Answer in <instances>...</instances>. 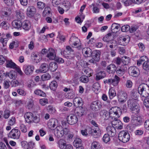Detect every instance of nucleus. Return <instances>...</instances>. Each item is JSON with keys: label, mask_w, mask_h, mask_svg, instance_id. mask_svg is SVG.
Here are the masks:
<instances>
[{"label": "nucleus", "mask_w": 149, "mask_h": 149, "mask_svg": "<svg viewBox=\"0 0 149 149\" xmlns=\"http://www.w3.org/2000/svg\"><path fill=\"white\" fill-rule=\"evenodd\" d=\"M69 132V130L66 127L63 128L61 126H57L54 129V134L58 138H60L64 135H66Z\"/></svg>", "instance_id": "1"}, {"label": "nucleus", "mask_w": 149, "mask_h": 149, "mask_svg": "<svg viewBox=\"0 0 149 149\" xmlns=\"http://www.w3.org/2000/svg\"><path fill=\"white\" fill-rule=\"evenodd\" d=\"M121 113V111L120 108L115 107L111 108L109 112V115L110 118L112 119H118Z\"/></svg>", "instance_id": "2"}, {"label": "nucleus", "mask_w": 149, "mask_h": 149, "mask_svg": "<svg viewBox=\"0 0 149 149\" xmlns=\"http://www.w3.org/2000/svg\"><path fill=\"white\" fill-rule=\"evenodd\" d=\"M138 100L137 99H130L127 101L128 106L131 110L135 111L136 113L139 112V106L137 103Z\"/></svg>", "instance_id": "3"}, {"label": "nucleus", "mask_w": 149, "mask_h": 149, "mask_svg": "<svg viewBox=\"0 0 149 149\" xmlns=\"http://www.w3.org/2000/svg\"><path fill=\"white\" fill-rule=\"evenodd\" d=\"M138 91L141 96L146 97L149 95V87L147 84L143 83L140 84L138 87Z\"/></svg>", "instance_id": "4"}, {"label": "nucleus", "mask_w": 149, "mask_h": 149, "mask_svg": "<svg viewBox=\"0 0 149 149\" xmlns=\"http://www.w3.org/2000/svg\"><path fill=\"white\" fill-rule=\"evenodd\" d=\"M73 35L74 34H73L69 40V43L70 45L72 47L77 48L79 49H81L82 47L79 39Z\"/></svg>", "instance_id": "5"}, {"label": "nucleus", "mask_w": 149, "mask_h": 149, "mask_svg": "<svg viewBox=\"0 0 149 149\" xmlns=\"http://www.w3.org/2000/svg\"><path fill=\"white\" fill-rule=\"evenodd\" d=\"M24 117L26 121L28 123H31L32 122L38 123L39 122L40 119L36 116H34L33 114L31 112H27L26 113Z\"/></svg>", "instance_id": "6"}, {"label": "nucleus", "mask_w": 149, "mask_h": 149, "mask_svg": "<svg viewBox=\"0 0 149 149\" xmlns=\"http://www.w3.org/2000/svg\"><path fill=\"white\" fill-rule=\"evenodd\" d=\"M88 132L95 138L99 137L101 134V130L99 127L88 128Z\"/></svg>", "instance_id": "7"}, {"label": "nucleus", "mask_w": 149, "mask_h": 149, "mask_svg": "<svg viewBox=\"0 0 149 149\" xmlns=\"http://www.w3.org/2000/svg\"><path fill=\"white\" fill-rule=\"evenodd\" d=\"M118 138L120 141L125 143L127 142L129 140L130 136L128 132L122 131L119 133Z\"/></svg>", "instance_id": "8"}, {"label": "nucleus", "mask_w": 149, "mask_h": 149, "mask_svg": "<svg viewBox=\"0 0 149 149\" xmlns=\"http://www.w3.org/2000/svg\"><path fill=\"white\" fill-rule=\"evenodd\" d=\"M129 75L133 77H137L140 74V72L138 68L135 66L130 67L128 69Z\"/></svg>", "instance_id": "9"}, {"label": "nucleus", "mask_w": 149, "mask_h": 149, "mask_svg": "<svg viewBox=\"0 0 149 149\" xmlns=\"http://www.w3.org/2000/svg\"><path fill=\"white\" fill-rule=\"evenodd\" d=\"M120 81V79L117 76L115 75L114 79H109L104 80V84L109 85L112 84L114 86L118 85Z\"/></svg>", "instance_id": "10"}, {"label": "nucleus", "mask_w": 149, "mask_h": 149, "mask_svg": "<svg viewBox=\"0 0 149 149\" xmlns=\"http://www.w3.org/2000/svg\"><path fill=\"white\" fill-rule=\"evenodd\" d=\"M20 135V132L18 129H13L9 132L8 137L14 139H18Z\"/></svg>", "instance_id": "11"}, {"label": "nucleus", "mask_w": 149, "mask_h": 149, "mask_svg": "<svg viewBox=\"0 0 149 149\" xmlns=\"http://www.w3.org/2000/svg\"><path fill=\"white\" fill-rule=\"evenodd\" d=\"M117 97L119 101L122 103L125 102L127 98L126 93L121 90L118 91L117 93Z\"/></svg>", "instance_id": "12"}, {"label": "nucleus", "mask_w": 149, "mask_h": 149, "mask_svg": "<svg viewBox=\"0 0 149 149\" xmlns=\"http://www.w3.org/2000/svg\"><path fill=\"white\" fill-rule=\"evenodd\" d=\"M46 57L49 60H54L56 57L55 50L52 48L48 49Z\"/></svg>", "instance_id": "13"}, {"label": "nucleus", "mask_w": 149, "mask_h": 149, "mask_svg": "<svg viewBox=\"0 0 149 149\" xmlns=\"http://www.w3.org/2000/svg\"><path fill=\"white\" fill-rule=\"evenodd\" d=\"M23 68L24 73L27 75H30L33 73L34 67L31 65H25L24 66Z\"/></svg>", "instance_id": "14"}, {"label": "nucleus", "mask_w": 149, "mask_h": 149, "mask_svg": "<svg viewBox=\"0 0 149 149\" xmlns=\"http://www.w3.org/2000/svg\"><path fill=\"white\" fill-rule=\"evenodd\" d=\"M102 107V105L101 103L97 101H96L91 103L90 108L93 111H97L101 108Z\"/></svg>", "instance_id": "15"}, {"label": "nucleus", "mask_w": 149, "mask_h": 149, "mask_svg": "<svg viewBox=\"0 0 149 149\" xmlns=\"http://www.w3.org/2000/svg\"><path fill=\"white\" fill-rule=\"evenodd\" d=\"M67 121L68 124L72 125L76 124L78 121V118L76 115L71 114L68 116Z\"/></svg>", "instance_id": "16"}, {"label": "nucleus", "mask_w": 149, "mask_h": 149, "mask_svg": "<svg viewBox=\"0 0 149 149\" xmlns=\"http://www.w3.org/2000/svg\"><path fill=\"white\" fill-rule=\"evenodd\" d=\"M58 121L55 119H52L48 121L47 125L48 127L50 129L54 130L55 127L57 126Z\"/></svg>", "instance_id": "17"}, {"label": "nucleus", "mask_w": 149, "mask_h": 149, "mask_svg": "<svg viewBox=\"0 0 149 149\" xmlns=\"http://www.w3.org/2000/svg\"><path fill=\"white\" fill-rule=\"evenodd\" d=\"M36 9L33 6H29L26 10V14L29 17H31L33 16L36 13Z\"/></svg>", "instance_id": "18"}, {"label": "nucleus", "mask_w": 149, "mask_h": 149, "mask_svg": "<svg viewBox=\"0 0 149 149\" xmlns=\"http://www.w3.org/2000/svg\"><path fill=\"white\" fill-rule=\"evenodd\" d=\"M73 50L72 49L71 47L69 46H68L66 47V50H65L63 51V53L64 56L68 59H70L72 58V57L70 56L69 54L71 52H73Z\"/></svg>", "instance_id": "19"}, {"label": "nucleus", "mask_w": 149, "mask_h": 149, "mask_svg": "<svg viewBox=\"0 0 149 149\" xmlns=\"http://www.w3.org/2000/svg\"><path fill=\"white\" fill-rule=\"evenodd\" d=\"M74 106L77 107L82 106L83 103L82 98L79 97L75 98L73 100Z\"/></svg>", "instance_id": "20"}, {"label": "nucleus", "mask_w": 149, "mask_h": 149, "mask_svg": "<svg viewBox=\"0 0 149 149\" xmlns=\"http://www.w3.org/2000/svg\"><path fill=\"white\" fill-rule=\"evenodd\" d=\"M107 134L111 137H113L116 134V131L114 127L109 126L106 128Z\"/></svg>", "instance_id": "21"}, {"label": "nucleus", "mask_w": 149, "mask_h": 149, "mask_svg": "<svg viewBox=\"0 0 149 149\" xmlns=\"http://www.w3.org/2000/svg\"><path fill=\"white\" fill-rule=\"evenodd\" d=\"M92 51L89 48L86 47L83 49L82 53L84 56L86 57L91 56L92 54Z\"/></svg>", "instance_id": "22"}, {"label": "nucleus", "mask_w": 149, "mask_h": 149, "mask_svg": "<svg viewBox=\"0 0 149 149\" xmlns=\"http://www.w3.org/2000/svg\"><path fill=\"white\" fill-rule=\"evenodd\" d=\"M31 26V24L29 20H25L22 23V27L25 31H28Z\"/></svg>", "instance_id": "23"}, {"label": "nucleus", "mask_w": 149, "mask_h": 149, "mask_svg": "<svg viewBox=\"0 0 149 149\" xmlns=\"http://www.w3.org/2000/svg\"><path fill=\"white\" fill-rule=\"evenodd\" d=\"M6 77L8 76L11 79H15L17 77V73L15 71L11 70L9 72H6L4 73Z\"/></svg>", "instance_id": "24"}, {"label": "nucleus", "mask_w": 149, "mask_h": 149, "mask_svg": "<svg viewBox=\"0 0 149 149\" xmlns=\"http://www.w3.org/2000/svg\"><path fill=\"white\" fill-rule=\"evenodd\" d=\"M76 114L79 116H82L86 113L85 108L82 107H77Z\"/></svg>", "instance_id": "25"}, {"label": "nucleus", "mask_w": 149, "mask_h": 149, "mask_svg": "<svg viewBox=\"0 0 149 149\" xmlns=\"http://www.w3.org/2000/svg\"><path fill=\"white\" fill-rule=\"evenodd\" d=\"M100 51L97 50H95L92 52L91 56L93 58L95 59L97 61H98L100 59Z\"/></svg>", "instance_id": "26"}, {"label": "nucleus", "mask_w": 149, "mask_h": 149, "mask_svg": "<svg viewBox=\"0 0 149 149\" xmlns=\"http://www.w3.org/2000/svg\"><path fill=\"white\" fill-rule=\"evenodd\" d=\"M120 43L121 45L125 46L129 42L130 38L127 36H120L119 38Z\"/></svg>", "instance_id": "27"}, {"label": "nucleus", "mask_w": 149, "mask_h": 149, "mask_svg": "<svg viewBox=\"0 0 149 149\" xmlns=\"http://www.w3.org/2000/svg\"><path fill=\"white\" fill-rule=\"evenodd\" d=\"M12 24L14 28L18 29L22 27V22L21 20H14L12 22Z\"/></svg>", "instance_id": "28"}, {"label": "nucleus", "mask_w": 149, "mask_h": 149, "mask_svg": "<svg viewBox=\"0 0 149 149\" xmlns=\"http://www.w3.org/2000/svg\"><path fill=\"white\" fill-rule=\"evenodd\" d=\"M116 69V67L115 65L111 64L107 66V71L109 74L113 73L115 72Z\"/></svg>", "instance_id": "29"}, {"label": "nucleus", "mask_w": 149, "mask_h": 149, "mask_svg": "<svg viewBox=\"0 0 149 149\" xmlns=\"http://www.w3.org/2000/svg\"><path fill=\"white\" fill-rule=\"evenodd\" d=\"M16 17L17 20H22L24 18V16L23 13L20 10L16 11Z\"/></svg>", "instance_id": "30"}, {"label": "nucleus", "mask_w": 149, "mask_h": 149, "mask_svg": "<svg viewBox=\"0 0 149 149\" xmlns=\"http://www.w3.org/2000/svg\"><path fill=\"white\" fill-rule=\"evenodd\" d=\"M6 64L7 67L13 69H15L17 66L11 60H6Z\"/></svg>", "instance_id": "31"}, {"label": "nucleus", "mask_w": 149, "mask_h": 149, "mask_svg": "<svg viewBox=\"0 0 149 149\" xmlns=\"http://www.w3.org/2000/svg\"><path fill=\"white\" fill-rule=\"evenodd\" d=\"M106 75L104 71H100L97 73L96 74L95 79L98 81L105 77Z\"/></svg>", "instance_id": "32"}, {"label": "nucleus", "mask_w": 149, "mask_h": 149, "mask_svg": "<svg viewBox=\"0 0 149 149\" xmlns=\"http://www.w3.org/2000/svg\"><path fill=\"white\" fill-rule=\"evenodd\" d=\"M48 65L46 63H43L40 65L39 70L41 72H46L48 70Z\"/></svg>", "instance_id": "33"}, {"label": "nucleus", "mask_w": 149, "mask_h": 149, "mask_svg": "<svg viewBox=\"0 0 149 149\" xmlns=\"http://www.w3.org/2000/svg\"><path fill=\"white\" fill-rule=\"evenodd\" d=\"M82 72H84V74H85L87 76L90 77L92 76L93 73V70L89 68H84L82 70Z\"/></svg>", "instance_id": "34"}, {"label": "nucleus", "mask_w": 149, "mask_h": 149, "mask_svg": "<svg viewBox=\"0 0 149 149\" xmlns=\"http://www.w3.org/2000/svg\"><path fill=\"white\" fill-rule=\"evenodd\" d=\"M58 147L60 149H65L66 143L65 141L62 139H60L58 142Z\"/></svg>", "instance_id": "35"}, {"label": "nucleus", "mask_w": 149, "mask_h": 149, "mask_svg": "<svg viewBox=\"0 0 149 149\" xmlns=\"http://www.w3.org/2000/svg\"><path fill=\"white\" fill-rule=\"evenodd\" d=\"M120 27V26L119 24L116 23H113L111 26V30L113 32L116 33Z\"/></svg>", "instance_id": "36"}, {"label": "nucleus", "mask_w": 149, "mask_h": 149, "mask_svg": "<svg viewBox=\"0 0 149 149\" xmlns=\"http://www.w3.org/2000/svg\"><path fill=\"white\" fill-rule=\"evenodd\" d=\"M51 9L48 6L46 7L43 11L42 15L44 17L50 16L51 14Z\"/></svg>", "instance_id": "37"}, {"label": "nucleus", "mask_w": 149, "mask_h": 149, "mask_svg": "<svg viewBox=\"0 0 149 149\" xmlns=\"http://www.w3.org/2000/svg\"><path fill=\"white\" fill-rule=\"evenodd\" d=\"M57 68V64L55 62H52L50 63L48 68L52 71L54 72L56 71Z\"/></svg>", "instance_id": "38"}, {"label": "nucleus", "mask_w": 149, "mask_h": 149, "mask_svg": "<svg viewBox=\"0 0 149 149\" xmlns=\"http://www.w3.org/2000/svg\"><path fill=\"white\" fill-rule=\"evenodd\" d=\"M74 146L76 147L82 146V142L81 140L79 138H75L74 142Z\"/></svg>", "instance_id": "39"}, {"label": "nucleus", "mask_w": 149, "mask_h": 149, "mask_svg": "<svg viewBox=\"0 0 149 149\" xmlns=\"http://www.w3.org/2000/svg\"><path fill=\"white\" fill-rule=\"evenodd\" d=\"M139 94H140V93L139 92H137L136 91H132L131 94V99H137V100H138V98L139 96Z\"/></svg>", "instance_id": "40"}, {"label": "nucleus", "mask_w": 149, "mask_h": 149, "mask_svg": "<svg viewBox=\"0 0 149 149\" xmlns=\"http://www.w3.org/2000/svg\"><path fill=\"white\" fill-rule=\"evenodd\" d=\"M91 149H100V145L98 142L94 141L93 142L91 146Z\"/></svg>", "instance_id": "41"}, {"label": "nucleus", "mask_w": 149, "mask_h": 149, "mask_svg": "<svg viewBox=\"0 0 149 149\" xmlns=\"http://www.w3.org/2000/svg\"><path fill=\"white\" fill-rule=\"evenodd\" d=\"M11 13V10L8 8L7 10L6 9V11H5L4 12L3 16L5 18H7V20H10V16ZM5 19H6V18H5Z\"/></svg>", "instance_id": "42"}, {"label": "nucleus", "mask_w": 149, "mask_h": 149, "mask_svg": "<svg viewBox=\"0 0 149 149\" xmlns=\"http://www.w3.org/2000/svg\"><path fill=\"white\" fill-rule=\"evenodd\" d=\"M34 93L37 95L43 97H45L46 96L45 93L39 89H36L34 91Z\"/></svg>", "instance_id": "43"}, {"label": "nucleus", "mask_w": 149, "mask_h": 149, "mask_svg": "<svg viewBox=\"0 0 149 149\" xmlns=\"http://www.w3.org/2000/svg\"><path fill=\"white\" fill-rule=\"evenodd\" d=\"M57 87V82L55 81H53L51 82L49 85V87L52 90H55Z\"/></svg>", "instance_id": "44"}, {"label": "nucleus", "mask_w": 149, "mask_h": 149, "mask_svg": "<svg viewBox=\"0 0 149 149\" xmlns=\"http://www.w3.org/2000/svg\"><path fill=\"white\" fill-rule=\"evenodd\" d=\"M109 93L110 99H112L116 95V91L112 88H111L109 89Z\"/></svg>", "instance_id": "45"}, {"label": "nucleus", "mask_w": 149, "mask_h": 149, "mask_svg": "<svg viewBox=\"0 0 149 149\" xmlns=\"http://www.w3.org/2000/svg\"><path fill=\"white\" fill-rule=\"evenodd\" d=\"M147 60V57L145 56H141L139 59L137 61V65L140 66L145 61Z\"/></svg>", "instance_id": "46"}, {"label": "nucleus", "mask_w": 149, "mask_h": 149, "mask_svg": "<svg viewBox=\"0 0 149 149\" xmlns=\"http://www.w3.org/2000/svg\"><path fill=\"white\" fill-rule=\"evenodd\" d=\"M121 61L124 64L127 65L130 63V58L127 56H124L121 58Z\"/></svg>", "instance_id": "47"}, {"label": "nucleus", "mask_w": 149, "mask_h": 149, "mask_svg": "<svg viewBox=\"0 0 149 149\" xmlns=\"http://www.w3.org/2000/svg\"><path fill=\"white\" fill-rule=\"evenodd\" d=\"M116 72L118 75L121 76L123 75L125 73V69L120 67L117 70Z\"/></svg>", "instance_id": "48"}, {"label": "nucleus", "mask_w": 149, "mask_h": 149, "mask_svg": "<svg viewBox=\"0 0 149 149\" xmlns=\"http://www.w3.org/2000/svg\"><path fill=\"white\" fill-rule=\"evenodd\" d=\"M143 68L145 70H149V61L147 58V60L145 61L143 64Z\"/></svg>", "instance_id": "49"}, {"label": "nucleus", "mask_w": 149, "mask_h": 149, "mask_svg": "<svg viewBox=\"0 0 149 149\" xmlns=\"http://www.w3.org/2000/svg\"><path fill=\"white\" fill-rule=\"evenodd\" d=\"M109 136H110L108 134H104L103 137V140L104 142L107 143L110 140Z\"/></svg>", "instance_id": "50"}, {"label": "nucleus", "mask_w": 149, "mask_h": 149, "mask_svg": "<svg viewBox=\"0 0 149 149\" xmlns=\"http://www.w3.org/2000/svg\"><path fill=\"white\" fill-rule=\"evenodd\" d=\"M37 8L41 10H42L45 6V4L41 1H38L37 3Z\"/></svg>", "instance_id": "51"}, {"label": "nucleus", "mask_w": 149, "mask_h": 149, "mask_svg": "<svg viewBox=\"0 0 149 149\" xmlns=\"http://www.w3.org/2000/svg\"><path fill=\"white\" fill-rule=\"evenodd\" d=\"M87 76H83L80 78V80L84 83H87L89 79Z\"/></svg>", "instance_id": "52"}, {"label": "nucleus", "mask_w": 149, "mask_h": 149, "mask_svg": "<svg viewBox=\"0 0 149 149\" xmlns=\"http://www.w3.org/2000/svg\"><path fill=\"white\" fill-rule=\"evenodd\" d=\"M50 77V75L49 74H45L42 76L41 79L42 80L44 81L49 80Z\"/></svg>", "instance_id": "53"}, {"label": "nucleus", "mask_w": 149, "mask_h": 149, "mask_svg": "<svg viewBox=\"0 0 149 149\" xmlns=\"http://www.w3.org/2000/svg\"><path fill=\"white\" fill-rule=\"evenodd\" d=\"M91 7H93V12L94 13H98L99 12V9L96 6L95 4L93 3L90 6Z\"/></svg>", "instance_id": "54"}, {"label": "nucleus", "mask_w": 149, "mask_h": 149, "mask_svg": "<svg viewBox=\"0 0 149 149\" xmlns=\"http://www.w3.org/2000/svg\"><path fill=\"white\" fill-rule=\"evenodd\" d=\"M116 42L115 41L113 42H111V41L110 42H109L107 45V46H108L110 49H112L114 48L116 46Z\"/></svg>", "instance_id": "55"}, {"label": "nucleus", "mask_w": 149, "mask_h": 149, "mask_svg": "<svg viewBox=\"0 0 149 149\" xmlns=\"http://www.w3.org/2000/svg\"><path fill=\"white\" fill-rule=\"evenodd\" d=\"M4 3L8 6H12L14 4V0H3Z\"/></svg>", "instance_id": "56"}, {"label": "nucleus", "mask_w": 149, "mask_h": 149, "mask_svg": "<svg viewBox=\"0 0 149 149\" xmlns=\"http://www.w3.org/2000/svg\"><path fill=\"white\" fill-rule=\"evenodd\" d=\"M130 29V26L128 25H126L123 26L121 27V30L123 32L128 31Z\"/></svg>", "instance_id": "57"}, {"label": "nucleus", "mask_w": 149, "mask_h": 149, "mask_svg": "<svg viewBox=\"0 0 149 149\" xmlns=\"http://www.w3.org/2000/svg\"><path fill=\"white\" fill-rule=\"evenodd\" d=\"M39 102L42 105L44 106L48 103V101L47 99L44 98L40 99Z\"/></svg>", "instance_id": "58"}, {"label": "nucleus", "mask_w": 149, "mask_h": 149, "mask_svg": "<svg viewBox=\"0 0 149 149\" xmlns=\"http://www.w3.org/2000/svg\"><path fill=\"white\" fill-rule=\"evenodd\" d=\"M47 109L48 112L50 113H53L55 112V109L51 106H48Z\"/></svg>", "instance_id": "59"}, {"label": "nucleus", "mask_w": 149, "mask_h": 149, "mask_svg": "<svg viewBox=\"0 0 149 149\" xmlns=\"http://www.w3.org/2000/svg\"><path fill=\"white\" fill-rule=\"evenodd\" d=\"M10 111L8 109H6L4 112L3 117L5 119L8 118L10 115Z\"/></svg>", "instance_id": "60"}, {"label": "nucleus", "mask_w": 149, "mask_h": 149, "mask_svg": "<svg viewBox=\"0 0 149 149\" xmlns=\"http://www.w3.org/2000/svg\"><path fill=\"white\" fill-rule=\"evenodd\" d=\"M11 83L12 87H15L19 85V82L17 80L13 79L11 81Z\"/></svg>", "instance_id": "61"}, {"label": "nucleus", "mask_w": 149, "mask_h": 149, "mask_svg": "<svg viewBox=\"0 0 149 149\" xmlns=\"http://www.w3.org/2000/svg\"><path fill=\"white\" fill-rule=\"evenodd\" d=\"M16 119L15 117H13L8 121V124L10 126H13L15 124Z\"/></svg>", "instance_id": "62"}, {"label": "nucleus", "mask_w": 149, "mask_h": 149, "mask_svg": "<svg viewBox=\"0 0 149 149\" xmlns=\"http://www.w3.org/2000/svg\"><path fill=\"white\" fill-rule=\"evenodd\" d=\"M119 122L116 125V126L115 127V128H116L118 130H121L123 128V123L120 121H118Z\"/></svg>", "instance_id": "63"}, {"label": "nucleus", "mask_w": 149, "mask_h": 149, "mask_svg": "<svg viewBox=\"0 0 149 149\" xmlns=\"http://www.w3.org/2000/svg\"><path fill=\"white\" fill-rule=\"evenodd\" d=\"M17 93L20 95L25 96L26 94V92L21 89H19L17 90Z\"/></svg>", "instance_id": "64"}]
</instances>
